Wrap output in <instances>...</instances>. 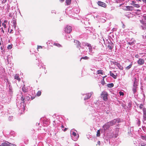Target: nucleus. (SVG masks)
Listing matches in <instances>:
<instances>
[{
    "instance_id": "obj_1",
    "label": "nucleus",
    "mask_w": 146,
    "mask_h": 146,
    "mask_svg": "<svg viewBox=\"0 0 146 146\" xmlns=\"http://www.w3.org/2000/svg\"><path fill=\"white\" fill-rule=\"evenodd\" d=\"M141 24V27L143 30H146V15H144L142 17V19L140 20Z\"/></svg>"
},
{
    "instance_id": "obj_2",
    "label": "nucleus",
    "mask_w": 146,
    "mask_h": 146,
    "mask_svg": "<svg viewBox=\"0 0 146 146\" xmlns=\"http://www.w3.org/2000/svg\"><path fill=\"white\" fill-rule=\"evenodd\" d=\"M108 94L107 92L105 91H103L101 94V97L103 100L106 101L108 99Z\"/></svg>"
},
{
    "instance_id": "obj_3",
    "label": "nucleus",
    "mask_w": 146,
    "mask_h": 146,
    "mask_svg": "<svg viewBox=\"0 0 146 146\" xmlns=\"http://www.w3.org/2000/svg\"><path fill=\"white\" fill-rule=\"evenodd\" d=\"M120 122V119H119L117 118L108 122V123L109 124L110 126H112L116 123H119Z\"/></svg>"
},
{
    "instance_id": "obj_4",
    "label": "nucleus",
    "mask_w": 146,
    "mask_h": 146,
    "mask_svg": "<svg viewBox=\"0 0 146 146\" xmlns=\"http://www.w3.org/2000/svg\"><path fill=\"white\" fill-rule=\"evenodd\" d=\"M72 31V28L70 26H67L65 29V31L68 33H70Z\"/></svg>"
},
{
    "instance_id": "obj_5",
    "label": "nucleus",
    "mask_w": 146,
    "mask_h": 146,
    "mask_svg": "<svg viewBox=\"0 0 146 146\" xmlns=\"http://www.w3.org/2000/svg\"><path fill=\"white\" fill-rule=\"evenodd\" d=\"M123 9L125 11H132L134 9V8L132 6H124Z\"/></svg>"
},
{
    "instance_id": "obj_6",
    "label": "nucleus",
    "mask_w": 146,
    "mask_h": 146,
    "mask_svg": "<svg viewBox=\"0 0 146 146\" xmlns=\"http://www.w3.org/2000/svg\"><path fill=\"white\" fill-rule=\"evenodd\" d=\"M74 42L76 43L75 45L76 46L77 48L79 50H80V48L81 47L80 42L79 41L76 40H74Z\"/></svg>"
},
{
    "instance_id": "obj_7",
    "label": "nucleus",
    "mask_w": 146,
    "mask_h": 146,
    "mask_svg": "<svg viewBox=\"0 0 146 146\" xmlns=\"http://www.w3.org/2000/svg\"><path fill=\"white\" fill-rule=\"evenodd\" d=\"M143 122L145 123H146V109L144 108L143 109Z\"/></svg>"
},
{
    "instance_id": "obj_8",
    "label": "nucleus",
    "mask_w": 146,
    "mask_h": 146,
    "mask_svg": "<svg viewBox=\"0 0 146 146\" xmlns=\"http://www.w3.org/2000/svg\"><path fill=\"white\" fill-rule=\"evenodd\" d=\"M145 62V60L143 58H140L137 60V63L139 65H142Z\"/></svg>"
},
{
    "instance_id": "obj_9",
    "label": "nucleus",
    "mask_w": 146,
    "mask_h": 146,
    "mask_svg": "<svg viewBox=\"0 0 146 146\" xmlns=\"http://www.w3.org/2000/svg\"><path fill=\"white\" fill-rule=\"evenodd\" d=\"M93 93L92 92H91L90 93H89L86 94V97L84 98V100H88L92 96V94H93Z\"/></svg>"
},
{
    "instance_id": "obj_10",
    "label": "nucleus",
    "mask_w": 146,
    "mask_h": 146,
    "mask_svg": "<svg viewBox=\"0 0 146 146\" xmlns=\"http://www.w3.org/2000/svg\"><path fill=\"white\" fill-rule=\"evenodd\" d=\"M110 124L108 123V122L107 123L104 125L103 126V128L104 130H106L108 129L110 126Z\"/></svg>"
},
{
    "instance_id": "obj_11",
    "label": "nucleus",
    "mask_w": 146,
    "mask_h": 146,
    "mask_svg": "<svg viewBox=\"0 0 146 146\" xmlns=\"http://www.w3.org/2000/svg\"><path fill=\"white\" fill-rule=\"evenodd\" d=\"M98 4L99 6L103 7H105L106 6V5L105 3H104L101 1H98Z\"/></svg>"
},
{
    "instance_id": "obj_12",
    "label": "nucleus",
    "mask_w": 146,
    "mask_h": 146,
    "mask_svg": "<svg viewBox=\"0 0 146 146\" xmlns=\"http://www.w3.org/2000/svg\"><path fill=\"white\" fill-rule=\"evenodd\" d=\"M135 2L134 1H132V3H131V5H133L134 7H137V8H139L140 7V5L138 4H135Z\"/></svg>"
},
{
    "instance_id": "obj_13",
    "label": "nucleus",
    "mask_w": 146,
    "mask_h": 146,
    "mask_svg": "<svg viewBox=\"0 0 146 146\" xmlns=\"http://www.w3.org/2000/svg\"><path fill=\"white\" fill-rule=\"evenodd\" d=\"M22 91L24 92H28V88L26 87L24 85L22 87Z\"/></svg>"
},
{
    "instance_id": "obj_14",
    "label": "nucleus",
    "mask_w": 146,
    "mask_h": 146,
    "mask_svg": "<svg viewBox=\"0 0 146 146\" xmlns=\"http://www.w3.org/2000/svg\"><path fill=\"white\" fill-rule=\"evenodd\" d=\"M11 143L7 142V143L4 142L2 143L0 146H11Z\"/></svg>"
},
{
    "instance_id": "obj_15",
    "label": "nucleus",
    "mask_w": 146,
    "mask_h": 146,
    "mask_svg": "<svg viewBox=\"0 0 146 146\" xmlns=\"http://www.w3.org/2000/svg\"><path fill=\"white\" fill-rule=\"evenodd\" d=\"M110 75L113 77L114 79H116L117 78V75H115L113 73H112L111 71H110Z\"/></svg>"
},
{
    "instance_id": "obj_16",
    "label": "nucleus",
    "mask_w": 146,
    "mask_h": 146,
    "mask_svg": "<svg viewBox=\"0 0 146 146\" xmlns=\"http://www.w3.org/2000/svg\"><path fill=\"white\" fill-rule=\"evenodd\" d=\"M13 27L15 29V28L16 27V25H17V23L16 21L15 20H13Z\"/></svg>"
},
{
    "instance_id": "obj_17",
    "label": "nucleus",
    "mask_w": 146,
    "mask_h": 146,
    "mask_svg": "<svg viewBox=\"0 0 146 146\" xmlns=\"http://www.w3.org/2000/svg\"><path fill=\"white\" fill-rule=\"evenodd\" d=\"M15 79L19 81L21 80L18 74H16L15 75Z\"/></svg>"
},
{
    "instance_id": "obj_18",
    "label": "nucleus",
    "mask_w": 146,
    "mask_h": 146,
    "mask_svg": "<svg viewBox=\"0 0 146 146\" xmlns=\"http://www.w3.org/2000/svg\"><path fill=\"white\" fill-rule=\"evenodd\" d=\"M133 64L132 62H131L130 64L127 66L125 68V69L126 70H128L131 68Z\"/></svg>"
},
{
    "instance_id": "obj_19",
    "label": "nucleus",
    "mask_w": 146,
    "mask_h": 146,
    "mask_svg": "<svg viewBox=\"0 0 146 146\" xmlns=\"http://www.w3.org/2000/svg\"><path fill=\"white\" fill-rule=\"evenodd\" d=\"M97 73L98 74H103V70H98L97 71Z\"/></svg>"
},
{
    "instance_id": "obj_20",
    "label": "nucleus",
    "mask_w": 146,
    "mask_h": 146,
    "mask_svg": "<svg viewBox=\"0 0 146 146\" xmlns=\"http://www.w3.org/2000/svg\"><path fill=\"white\" fill-rule=\"evenodd\" d=\"M117 66L121 70H122L123 69V67L119 63V64H117Z\"/></svg>"
},
{
    "instance_id": "obj_21",
    "label": "nucleus",
    "mask_w": 146,
    "mask_h": 146,
    "mask_svg": "<svg viewBox=\"0 0 146 146\" xmlns=\"http://www.w3.org/2000/svg\"><path fill=\"white\" fill-rule=\"evenodd\" d=\"M136 80H137V79H136V78H135V81L134 82L133 87H137V82L136 81Z\"/></svg>"
},
{
    "instance_id": "obj_22",
    "label": "nucleus",
    "mask_w": 146,
    "mask_h": 146,
    "mask_svg": "<svg viewBox=\"0 0 146 146\" xmlns=\"http://www.w3.org/2000/svg\"><path fill=\"white\" fill-rule=\"evenodd\" d=\"M85 46L88 47L89 49L92 48V46L90 44H89L88 43H86L85 44Z\"/></svg>"
},
{
    "instance_id": "obj_23",
    "label": "nucleus",
    "mask_w": 146,
    "mask_h": 146,
    "mask_svg": "<svg viewBox=\"0 0 146 146\" xmlns=\"http://www.w3.org/2000/svg\"><path fill=\"white\" fill-rule=\"evenodd\" d=\"M71 0H66V3L67 5H69L71 3Z\"/></svg>"
},
{
    "instance_id": "obj_24",
    "label": "nucleus",
    "mask_w": 146,
    "mask_h": 146,
    "mask_svg": "<svg viewBox=\"0 0 146 146\" xmlns=\"http://www.w3.org/2000/svg\"><path fill=\"white\" fill-rule=\"evenodd\" d=\"M89 58V57H88L87 56H84V57H82L81 58V59H80V61H81V60L82 59H84V60H88Z\"/></svg>"
},
{
    "instance_id": "obj_25",
    "label": "nucleus",
    "mask_w": 146,
    "mask_h": 146,
    "mask_svg": "<svg viewBox=\"0 0 146 146\" xmlns=\"http://www.w3.org/2000/svg\"><path fill=\"white\" fill-rule=\"evenodd\" d=\"M141 138L142 139L146 141V135H141Z\"/></svg>"
},
{
    "instance_id": "obj_26",
    "label": "nucleus",
    "mask_w": 146,
    "mask_h": 146,
    "mask_svg": "<svg viewBox=\"0 0 146 146\" xmlns=\"http://www.w3.org/2000/svg\"><path fill=\"white\" fill-rule=\"evenodd\" d=\"M114 85L113 83H110L108 84V86L109 88H111Z\"/></svg>"
},
{
    "instance_id": "obj_27",
    "label": "nucleus",
    "mask_w": 146,
    "mask_h": 146,
    "mask_svg": "<svg viewBox=\"0 0 146 146\" xmlns=\"http://www.w3.org/2000/svg\"><path fill=\"white\" fill-rule=\"evenodd\" d=\"M100 136V130H98L97 132L96 136L99 137Z\"/></svg>"
},
{
    "instance_id": "obj_28",
    "label": "nucleus",
    "mask_w": 146,
    "mask_h": 146,
    "mask_svg": "<svg viewBox=\"0 0 146 146\" xmlns=\"http://www.w3.org/2000/svg\"><path fill=\"white\" fill-rule=\"evenodd\" d=\"M53 45L55 46H56L58 47H60L62 46L61 45L58 43H54L53 44Z\"/></svg>"
},
{
    "instance_id": "obj_29",
    "label": "nucleus",
    "mask_w": 146,
    "mask_h": 146,
    "mask_svg": "<svg viewBox=\"0 0 146 146\" xmlns=\"http://www.w3.org/2000/svg\"><path fill=\"white\" fill-rule=\"evenodd\" d=\"M137 87H133V92L134 94L136 91Z\"/></svg>"
},
{
    "instance_id": "obj_30",
    "label": "nucleus",
    "mask_w": 146,
    "mask_h": 146,
    "mask_svg": "<svg viewBox=\"0 0 146 146\" xmlns=\"http://www.w3.org/2000/svg\"><path fill=\"white\" fill-rule=\"evenodd\" d=\"M41 92L40 91H38L37 92L36 94V95L38 96H39L41 95Z\"/></svg>"
},
{
    "instance_id": "obj_31",
    "label": "nucleus",
    "mask_w": 146,
    "mask_h": 146,
    "mask_svg": "<svg viewBox=\"0 0 146 146\" xmlns=\"http://www.w3.org/2000/svg\"><path fill=\"white\" fill-rule=\"evenodd\" d=\"M108 47L110 50H111L112 48V47L110 45H108Z\"/></svg>"
},
{
    "instance_id": "obj_32",
    "label": "nucleus",
    "mask_w": 146,
    "mask_h": 146,
    "mask_svg": "<svg viewBox=\"0 0 146 146\" xmlns=\"http://www.w3.org/2000/svg\"><path fill=\"white\" fill-rule=\"evenodd\" d=\"M2 26L4 27V29H5L6 28V25L4 23H2Z\"/></svg>"
},
{
    "instance_id": "obj_33",
    "label": "nucleus",
    "mask_w": 146,
    "mask_h": 146,
    "mask_svg": "<svg viewBox=\"0 0 146 146\" xmlns=\"http://www.w3.org/2000/svg\"><path fill=\"white\" fill-rule=\"evenodd\" d=\"M119 95L120 96H123L124 95V93L123 92H122L121 91L120 92H119Z\"/></svg>"
},
{
    "instance_id": "obj_34",
    "label": "nucleus",
    "mask_w": 146,
    "mask_h": 146,
    "mask_svg": "<svg viewBox=\"0 0 146 146\" xmlns=\"http://www.w3.org/2000/svg\"><path fill=\"white\" fill-rule=\"evenodd\" d=\"M12 46L11 45H9L7 47L8 49H11L12 48Z\"/></svg>"
},
{
    "instance_id": "obj_35",
    "label": "nucleus",
    "mask_w": 146,
    "mask_h": 146,
    "mask_svg": "<svg viewBox=\"0 0 146 146\" xmlns=\"http://www.w3.org/2000/svg\"><path fill=\"white\" fill-rule=\"evenodd\" d=\"M21 100L23 102V103H24L25 102V98H24L23 97V96H22L21 97Z\"/></svg>"
},
{
    "instance_id": "obj_36",
    "label": "nucleus",
    "mask_w": 146,
    "mask_h": 146,
    "mask_svg": "<svg viewBox=\"0 0 146 146\" xmlns=\"http://www.w3.org/2000/svg\"><path fill=\"white\" fill-rule=\"evenodd\" d=\"M128 44L130 45H133L134 44L133 42H128Z\"/></svg>"
},
{
    "instance_id": "obj_37",
    "label": "nucleus",
    "mask_w": 146,
    "mask_h": 146,
    "mask_svg": "<svg viewBox=\"0 0 146 146\" xmlns=\"http://www.w3.org/2000/svg\"><path fill=\"white\" fill-rule=\"evenodd\" d=\"M72 134L74 136H76V133L75 132H73Z\"/></svg>"
},
{
    "instance_id": "obj_38",
    "label": "nucleus",
    "mask_w": 146,
    "mask_h": 146,
    "mask_svg": "<svg viewBox=\"0 0 146 146\" xmlns=\"http://www.w3.org/2000/svg\"><path fill=\"white\" fill-rule=\"evenodd\" d=\"M39 48H40V49L42 48V46H37V49H38H38H39Z\"/></svg>"
},
{
    "instance_id": "obj_39",
    "label": "nucleus",
    "mask_w": 146,
    "mask_h": 146,
    "mask_svg": "<svg viewBox=\"0 0 146 146\" xmlns=\"http://www.w3.org/2000/svg\"><path fill=\"white\" fill-rule=\"evenodd\" d=\"M143 104H140V105L139 106V108L141 109L143 107Z\"/></svg>"
},
{
    "instance_id": "obj_40",
    "label": "nucleus",
    "mask_w": 146,
    "mask_h": 146,
    "mask_svg": "<svg viewBox=\"0 0 146 146\" xmlns=\"http://www.w3.org/2000/svg\"><path fill=\"white\" fill-rule=\"evenodd\" d=\"M97 144L99 145H100V141H98L97 142Z\"/></svg>"
},
{
    "instance_id": "obj_41",
    "label": "nucleus",
    "mask_w": 146,
    "mask_h": 146,
    "mask_svg": "<svg viewBox=\"0 0 146 146\" xmlns=\"http://www.w3.org/2000/svg\"><path fill=\"white\" fill-rule=\"evenodd\" d=\"M1 31L3 33H4V31L3 30V28H1Z\"/></svg>"
},
{
    "instance_id": "obj_42",
    "label": "nucleus",
    "mask_w": 146,
    "mask_h": 146,
    "mask_svg": "<svg viewBox=\"0 0 146 146\" xmlns=\"http://www.w3.org/2000/svg\"><path fill=\"white\" fill-rule=\"evenodd\" d=\"M139 56L138 54H136L135 55V57L136 58H138Z\"/></svg>"
},
{
    "instance_id": "obj_43",
    "label": "nucleus",
    "mask_w": 146,
    "mask_h": 146,
    "mask_svg": "<svg viewBox=\"0 0 146 146\" xmlns=\"http://www.w3.org/2000/svg\"><path fill=\"white\" fill-rule=\"evenodd\" d=\"M26 98L27 99V100H29L30 99V97L29 96H27L26 97Z\"/></svg>"
},
{
    "instance_id": "obj_44",
    "label": "nucleus",
    "mask_w": 146,
    "mask_h": 146,
    "mask_svg": "<svg viewBox=\"0 0 146 146\" xmlns=\"http://www.w3.org/2000/svg\"><path fill=\"white\" fill-rule=\"evenodd\" d=\"M119 63H118L117 62H114V64H115V65H117V64H119Z\"/></svg>"
},
{
    "instance_id": "obj_45",
    "label": "nucleus",
    "mask_w": 146,
    "mask_h": 146,
    "mask_svg": "<svg viewBox=\"0 0 146 146\" xmlns=\"http://www.w3.org/2000/svg\"><path fill=\"white\" fill-rule=\"evenodd\" d=\"M68 129V128H65L64 130V131H66Z\"/></svg>"
},
{
    "instance_id": "obj_46",
    "label": "nucleus",
    "mask_w": 146,
    "mask_h": 146,
    "mask_svg": "<svg viewBox=\"0 0 146 146\" xmlns=\"http://www.w3.org/2000/svg\"><path fill=\"white\" fill-rule=\"evenodd\" d=\"M107 77V76H104V77H103V81H104V78H105V77Z\"/></svg>"
},
{
    "instance_id": "obj_47",
    "label": "nucleus",
    "mask_w": 146,
    "mask_h": 146,
    "mask_svg": "<svg viewBox=\"0 0 146 146\" xmlns=\"http://www.w3.org/2000/svg\"><path fill=\"white\" fill-rule=\"evenodd\" d=\"M142 0L145 3H146V0Z\"/></svg>"
},
{
    "instance_id": "obj_48",
    "label": "nucleus",
    "mask_w": 146,
    "mask_h": 146,
    "mask_svg": "<svg viewBox=\"0 0 146 146\" xmlns=\"http://www.w3.org/2000/svg\"><path fill=\"white\" fill-rule=\"evenodd\" d=\"M34 98H35V97H31V100H33Z\"/></svg>"
},
{
    "instance_id": "obj_49",
    "label": "nucleus",
    "mask_w": 146,
    "mask_h": 146,
    "mask_svg": "<svg viewBox=\"0 0 146 146\" xmlns=\"http://www.w3.org/2000/svg\"><path fill=\"white\" fill-rule=\"evenodd\" d=\"M64 0H60V1L62 2H63L64 1Z\"/></svg>"
},
{
    "instance_id": "obj_50",
    "label": "nucleus",
    "mask_w": 146,
    "mask_h": 146,
    "mask_svg": "<svg viewBox=\"0 0 146 146\" xmlns=\"http://www.w3.org/2000/svg\"><path fill=\"white\" fill-rule=\"evenodd\" d=\"M13 31V30L12 29H11L10 31V32H9V33H12V31Z\"/></svg>"
},
{
    "instance_id": "obj_51",
    "label": "nucleus",
    "mask_w": 146,
    "mask_h": 146,
    "mask_svg": "<svg viewBox=\"0 0 146 146\" xmlns=\"http://www.w3.org/2000/svg\"><path fill=\"white\" fill-rule=\"evenodd\" d=\"M1 50H3V46H1Z\"/></svg>"
},
{
    "instance_id": "obj_52",
    "label": "nucleus",
    "mask_w": 146,
    "mask_h": 146,
    "mask_svg": "<svg viewBox=\"0 0 146 146\" xmlns=\"http://www.w3.org/2000/svg\"><path fill=\"white\" fill-rule=\"evenodd\" d=\"M10 145H12V146H16V145H15L12 144H11Z\"/></svg>"
},
{
    "instance_id": "obj_53",
    "label": "nucleus",
    "mask_w": 146,
    "mask_h": 146,
    "mask_svg": "<svg viewBox=\"0 0 146 146\" xmlns=\"http://www.w3.org/2000/svg\"><path fill=\"white\" fill-rule=\"evenodd\" d=\"M61 128H63L64 127L63 126V125H62L61 126Z\"/></svg>"
},
{
    "instance_id": "obj_54",
    "label": "nucleus",
    "mask_w": 146,
    "mask_h": 146,
    "mask_svg": "<svg viewBox=\"0 0 146 146\" xmlns=\"http://www.w3.org/2000/svg\"><path fill=\"white\" fill-rule=\"evenodd\" d=\"M7 21L6 20H5L4 21V23H7Z\"/></svg>"
},
{
    "instance_id": "obj_55",
    "label": "nucleus",
    "mask_w": 146,
    "mask_h": 146,
    "mask_svg": "<svg viewBox=\"0 0 146 146\" xmlns=\"http://www.w3.org/2000/svg\"><path fill=\"white\" fill-rule=\"evenodd\" d=\"M0 24H1V20H0Z\"/></svg>"
},
{
    "instance_id": "obj_56",
    "label": "nucleus",
    "mask_w": 146,
    "mask_h": 146,
    "mask_svg": "<svg viewBox=\"0 0 146 146\" xmlns=\"http://www.w3.org/2000/svg\"><path fill=\"white\" fill-rule=\"evenodd\" d=\"M1 45V42H0V45Z\"/></svg>"
},
{
    "instance_id": "obj_57",
    "label": "nucleus",
    "mask_w": 146,
    "mask_h": 146,
    "mask_svg": "<svg viewBox=\"0 0 146 146\" xmlns=\"http://www.w3.org/2000/svg\"><path fill=\"white\" fill-rule=\"evenodd\" d=\"M139 1H141V0H139Z\"/></svg>"
}]
</instances>
